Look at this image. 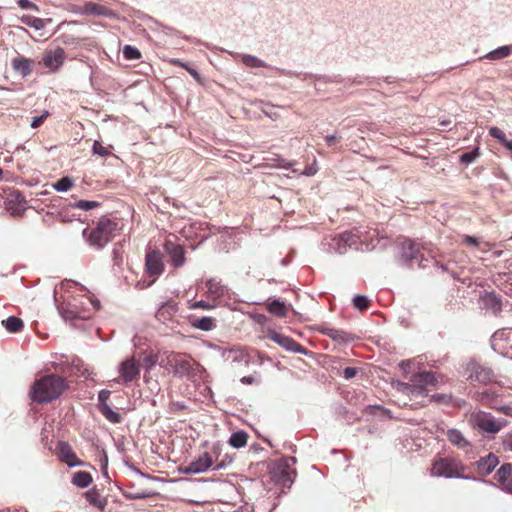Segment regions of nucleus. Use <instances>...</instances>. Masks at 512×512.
<instances>
[{
    "label": "nucleus",
    "instance_id": "1",
    "mask_svg": "<svg viewBox=\"0 0 512 512\" xmlns=\"http://www.w3.org/2000/svg\"><path fill=\"white\" fill-rule=\"evenodd\" d=\"M65 388L66 384L63 378L56 375H47L33 384L30 397L38 404L48 403L57 399Z\"/></svg>",
    "mask_w": 512,
    "mask_h": 512
},
{
    "label": "nucleus",
    "instance_id": "2",
    "mask_svg": "<svg viewBox=\"0 0 512 512\" xmlns=\"http://www.w3.org/2000/svg\"><path fill=\"white\" fill-rule=\"evenodd\" d=\"M117 223L109 218H101L96 227L89 233L87 229L83 230V236L86 238L90 246L95 249L103 248L116 235Z\"/></svg>",
    "mask_w": 512,
    "mask_h": 512
},
{
    "label": "nucleus",
    "instance_id": "3",
    "mask_svg": "<svg viewBox=\"0 0 512 512\" xmlns=\"http://www.w3.org/2000/svg\"><path fill=\"white\" fill-rule=\"evenodd\" d=\"M464 470V465L459 461L440 459L434 463L431 473L438 477L461 478Z\"/></svg>",
    "mask_w": 512,
    "mask_h": 512
},
{
    "label": "nucleus",
    "instance_id": "4",
    "mask_svg": "<svg viewBox=\"0 0 512 512\" xmlns=\"http://www.w3.org/2000/svg\"><path fill=\"white\" fill-rule=\"evenodd\" d=\"M411 382L412 384L401 383V390L405 393L422 395L427 386H434L436 384V378L431 372L423 371L413 375Z\"/></svg>",
    "mask_w": 512,
    "mask_h": 512
},
{
    "label": "nucleus",
    "instance_id": "5",
    "mask_svg": "<svg viewBox=\"0 0 512 512\" xmlns=\"http://www.w3.org/2000/svg\"><path fill=\"white\" fill-rule=\"evenodd\" d=\"M474 425L485 433L496 434L504 426L503 421L496 420L489 414L478 412L473 415Z\"/></svg>",
    "mask_w": 512,
    "mask_h": 512
},
{
    "label": "nucleus",
    "instance_id": "6",
    "mask_svg": "<svg viewBox=\"0 0 512 512\" xmlns=\"http://www.w3.org/2000/svg\"><path fill=\"white\" fill-rule=\"evenodd\" d=\"M294 458L281 459L274 469V478L283 486L289 487L293 483L295 471L291 468Z\"/></svg>",
    "mask_w": 512,
    "mask_h": 512
},
{
    "label": "nucleus",
    "instance_id": "7",
    "mask_svg": "<svg viewBox=\"0 0 512 512\" xmlns=\"http://www.w3.org/2000/svg\"><path fill=\"white\" fill-rule=\"evenodd\" d=\"M119 373L123 382H132L139 376L140 365L134 358H128L120 364Z\"/></svg>",
    "mask_w": 512,
    "mask_h": 512
},
{
    "label": "nucleus",
    "instance_id": "8",
    "mask_svg": "<svg viewBox=\"0 0 512 512\" xmlns=\"http://www.w3.org/2000/svg\"><path fill=\"white\" fill-rule=\"evenodd\" d=\"M212 458L208 453H204L196 460L190 462L185 467L184 473L186 474H200L207 471L212 466Z\"/></svg>",
    "mask_w": 512,
    "mask_h": 512
},
{
    "label": "nucleus",
    "instance_id": "9",
    "mask_svg": "<svg viewBox=\"0 0 512 512\" xmlns=\"http://www.w3.org/2000/svg\"><path fill=\"white\" fill-rule=\"evenodd\" d=\"M146 269L149 275L159 276L164 270V264L159 251H149L146 254Z\"/></svg>",
    "mask_w": 512,
    "mask_h": 512
},
{
    "label": "nucleus",
    "instance_id": "10",
    "mask_svg": "<svg viewBox=\"0 0 512 512\" xmlns=\"http://www.w3.org/2000/svg\"><path fill=\"white\" fill-rule=\"evenodd\" d=\"M65 52L62 48H56L55 50H51L46 52L42 61L45 67L57 70L64 62Z\"/></svg>",
    "mask_w": 512,
    "mask_h": 512
},
{
    "label": "nucleus",
    "instance_id": "11",
    "mask_svg": "<svg viewBox=\"0 0 512 512\" xmlns=\"http://www.w3.org/2000/svg\"><path fill=\"white\" fill-rule=\"evenodd\" d=\"M270 339L288 351L303 353L305 350L297 342L285 335L272 332Z\"/></svg>",
    "mask_w": 512,
    "mask_h": 512
},
{
    "label": "nucleus",
    "instance_id": "12",
    "mask_svg": "<svg viewBox=\"0 0 512 512\" xmlns=\"http://www.w3.org/2000/svg\"><path fill=\"white\" fill-rule=\"evenodd\" d=\"M167 365L173 368V373L176 376L188 375L191 370V363L189 360L180 359L177 356L168 358Z\"/></svg>",
    "mask_w": 512,
    "mask_h": 512
},
{
    "label": "nucleus",
    "instance_id": "13",
    "mask_svg": "<svg viewBox=\"0 0 512 512\" xmlns=\"http://www.w3.org/2000/svg\"><path fill=\"white\" fill-rule=\"evenodd\" d=\"M165 248L174 266L180 267L184 264L185 252L182 246L174 244L172 242H167Z\"/></svg>",
    "mask_w": 512,
    "mask_h": 512
},
{
    "label": "nucleus",
    "instance_id": "14",
    "mask_svg": "<svg viewBox=\"0 0 512 512\" xmlns=\"http://www.w3.org/2000/svg\"><path fill=\"white\" fill-rule=\"evenodd\" d=\"M59 456L70 467L82 465V462L77 459L71 447L65 442L59 443Z\"/></svg>",
    "mask_w": 512,
    "mask_h": 512
},
{
    "label": "nucleus",
    "instance_id": "15",
    "mask_svg": "<svg viewBox=\"0 0 512 512\" xmlns=\"http://www.w3.org/2000/svg\"><path fill=\"white\" fill-rule=\"evenodd\" d=\"M498 463H499L498 458L493 454H489L488 456L481 458L477 462V468H478L479 474L482 476H486V475L490 474L494 470V468L498 465Z\"/></svg>",
    "mask_w": 512,
    "mask_h": 512
},
{
    "label": "nucleus",
    "instance_id": "16",
    "mask_svg": "<svg viewBox=\"0 0 512 512\" xmlns=\"http://www.w3.org/2000/svg\"><path fill=\"white\" fill-rule=\"evenodd\" d=\"M447 438L453 445L457 446L460 449L468 451L470 448L469 441L458 429H449L447 431Z\"/></svg>",
    "mask_w": 512,
    "mask_h": 512
},
{
    "label": "nucleus",
    "instance_id": "17",
    "mask_svg": "<svg viewBox=\"0 0 512 512\" xmlns=\"http://www.w3.org/2000/svg\"><path fill=\"white\" fill-rule=\"evenodd\" d=\"M33 63L34 61L31 59L17 57L12 60V67L17 73L25 77L32 72Z\"/></svg>",
    "mask_w": 512,
    "mask_h": 512
},
{
    "label": "nucleus",
    "instance_id": "18",
    "mask_svg": "<svg viewBox=\"0 0 512 512\" xmlns=\"http://www.w3.org/2000/svg\"><path fill=\"white\" fill-rule=\"evenodd\" d=\"M84 495L91 505L97 507L101 511L105 509L107 505V499L102 497L100 491L97 488L94 487L90 489Z\"/></svg>",
    "mask_w": 512,
    "mask_h": 512
},
{
    "label": "nucleus",
    "instance_id": "19",
    "mask_svg": "<svg viewBox=\"0 0 512 512\" xmlns=\"http://www.w3.org/2000/svg\"><path fill=\"white\" fill-rule=\"evenodd\" d=\"M419 252L417 244L411 240H405L401 244V256L405 261H411L414 259Z\"/></svg>",
    "mask_w": 512,
    "mask_h": 512
},
{
    "label": "nucleus",
    "instance_id": "20",
    "mask_svg": "<svg viewBox=\"0 0 512 512\" xmlns=\"http://www.w3.org/2000/svg\"><path fill=\"white\" fill-rule=\"evenodd\" d=\"M84 12L87 14L97 15V16H112L113 13L109 9L104 6L89 2L84 6Z\"/></svg>",
    "mask_w": 512,
    "mask_h": 512
},
{
    "label": "nucleus",
    "instance_id": "21",
    "mask_svg": "<svg viewBox=\"0 0 512 512\" xmlns=\"http://www.w3.org/2000/svg\"><path fill=\"white\" fill-rule=\"evenodd\" d=\"M92 482V476L85 471H78L73 474L72 483L80 488L88 487Z\"/></svg>",
    "mask_w": 512,
    "mask_h": 512
},
{
    "label": "nucleus",
    "instance_id": "22",
    "mask_svg": "<svg viewBox=\"0 0 512 512\" xmlns=\"http://www.w3.org/2000/svg\"><path fill=\"white\" fill-rule=\"evenodd\" d=\"M2 324L11 333L20 332L24 326L23 321L14 316H10L6 320H3Z\"/></svg>",
    "mask_w": 512,
    "mask_h": 512
},
{
    "label": "nucleus",
    "instance_id": "23",
    "mask_svg": "<svg viewBox=\"0 0 512 512\" xmlns=\"http://www.w3.org/2000/svg\"><path fill=\"white\" fill-rule=\"evenodd\" d=\"M248 434L244 431H237L229 438V444L234 448H242L247 444Z\"/></svg>",
    "mask_w": 512,
    "mask_h": 512
},
{
    "label": "nucleus",
    "instance_id": "24",
    "mask_svg": "<svg viewBox=\"0 0 512 512\" xmlns=\"http://www.w3.org/2000/svg\"><path fill=\"white\" fill-rule=\"evenodd\" d=\"M512 333L511 329H504L494 333L492 336L491 344L495 351L501 350V342L508 338Z\"/></svg>",
    "mask_w": 512,
    "mask_h": 512
},
{
    "label": "nucleus",
    "instance_id": "25",
    "mask_svg": "<svg viewBox=\"0 0 512 512\" xmlns=\"http://www.w3.org/2000/svg\"><path fill=\"white\" fill-rule=\"evenodd\" d=\"M192 326L203 331H210L215 327V320L212 317H202L193 320Z\"/></svg>",
    "mask_w": 512,
    "mask_h": 512
},
{
    "label": "nucleus",
    "instance_id": "26",
    "mask_svg": "<svg viewBox=\"0 0 512 512\" xmlns=\"http://www.w3.org/2000/svg\"><path fill=\"white\" fill-rule=\"evenodd\" d=\"M208 292L214 297H221L224 295L226 289L216 279H210L206 283Z\"/></svg>",
    "mask_w": 512,
    "mask_h": 512
},
{
    "label": "nucleus",
    "instance_id": "27",
    "mask_svg": "<svg viewBox=\"0 0 512 512\" xmlns=\"http://www.w3.org/2000/svg\"><path fill=\"white\" fill-rule=\"evenodd\" d=\"M100 412L104 415V417L112 423H119L121 420V416L119 413L112 410V408L108 404H102L99 407Z\"/></svg>",
    "mask_w": 512,
    "mask_h": 512
},
{
    "label": "nucleus",
    "instance_id": "28",
    "mask_svg": "<svg viewBox=\"0 0 512 512\" xmlns=\"http://www.w3.org/2000/svg\"><path fill=\"white\" fill-rule=\"evenodd\" d=\"M510 52H511L510 46H502V47H499V48L489 52L486 55V58H488L490 60H499V59L508 57Z\"/></svg>",
    "mask_w": 512,
    "mask_h": 512
},
{
    "label": "nucleus",
    "instance_id": "29",
    "mask_svg": "<svg viewBox=\"0 0 512 512\" xmlns=\"http://www.w3.org/2000/svg\"><path fill=\"white\" fill-rule=\"evenodd\" d=\"M321 332L324 335L332 338L333 340L339 341V342H344L347 340V334L341 330H337L334 328H323L321 330Z\"/></svg>",
    "mask_w": 512,
    "mask_h": 512
},
{
    "label": "nucleus",
    "instance_id": "30",
    "mask_svg": "<svg viewBox=\"0 0 512 512\" xmlns=\"http://www.w3.org/2000/svg\"><path fill=\"white\" fill-rule=\"evenodd\" d=\"M74 185V181L71 177H63L53 184V188L58 192H66L71 189Z\"/></svg>",
    "mask_w": 512,
    "mask_h": 512
},
{
    "label": "nucleus",
    "instance_id": "31",
    "mask_svg": "<svg viewBox=\"0 0 512 512\" xmlns=\"http://www.w3.org/2000/svg\"><path fill=\"white\" fill-rule=\"evenodd\" d=\"M512 475V465L511 464H504L502 465L498 471L496 472V478L498 482L501 484H504L505 481Z\"/></svg>",
    "mask_w": 512,
    "mask_h": 512
},
{
    "label": "nucleus",
    "instance_id": "32",
    "mask_svg": "<svg viewBox=\"0 0 512 512\" xmlns=\"http://www.w3.org/2000/svg\"><path fill=\"white\" fill-rule=\"evenodd\" d=\"M268 310L276 315V316H280V317H283L286 315V307H285V304L283 302H280L278 300H274L272 301L269 305H268Z\"/></svg>",
    "mask_w": 512,
    "mask_h": 512
},
{
    "label": "nucleus",
    "instance_id": "33",
    "mask_svg": "<svg viewBox=\"0 0 512 512\" xmlns=\"http://www.w3.org/2000/svg\"><path fill=\"white\" fill-rule=\"evenodd\" d=\"M123 55L127 60H137L141 57L140 51L136 47L130 45L124 46Z\"/></svg>",
    "mask_w": 512,
    "mask_h": 512
},
{
    "label": "nucleus",
    "instance_id": "34",
    "mask_svg": "<svg viewBox=\"0 0 512 512\" xmlns=\"http://www.w3.org/2000/svg\"><path fill=\"white\" fill-rule=\"evenodd\" d=\"M242 62L248 67H266L264 61L252 55H244L242 57Z\"/></svg>",
    "mask_w": 512,
    "mask_h": 512
},
{
    "label": "nucleus",
    "instance_id": "35",
    "mask_svg": "<svg viewBox=\"0 0 512 512\" xmlns=\"http://www.w3.org/2000/svg\"><path fill=\"white\" fill-rule=\"evenodd\" d=\"M229 356H232L233 362H244L245 365L249 364L248 355L243 350H231Z\"/></svg>",
    "mask_w": 512,
    "mask_h": 512
},
{
    "label": "nucleus",
    "instance_id": "36",
    "mask_svg": "<svg viewBox=\"0 0 512 512\" xmlns=\"http://www.w3.org/2000/svg\"><path fill=\"white\" fill-rule=\"evenodd\" d=\"M370 300L364 295H356L353 299L354 306L359 310H364L368 307Z\"/></svg>",
    "mask_w": 512,
    "mask_h": 512
},
{
    "label": "nucleus",
    "instance_id": "37",
    "mask_svg": "<svg viewBox=\"0 0 512 512\" xmlns=\"http://www.w3.org/2000/svg\"><path fill=\"white\" fill-rule=\"evenodd\" d=\"M479 156V150L474 149L473 151L463 153L460 156V161L464 164H470L474 162Z\"/></svg>",
    "mask_w": 512,
    "mask_h": 512
},
{
    "label": "nucleus",
    "instance_id": "38",
    "mask_svg": "<svg viewBox=\"0 0 512 512\" xmlns=\"http://www.w3.org/2000/svg\"><path fill=\"white\" fill-rule=\"evenodd\" d=\"M99 206V203L96 201H87V200H79L74 204V207L79 208L81 210H91Z\"/></svg>",
    "mask_w": 512,
    "mask_h": 512
},
{
    "label": "nucleus",
    "instance_id": "39",
    "mask_svg": "<svg viewBox=\"0 0 512 512\" xmlns=\"http://www.w3.org/2000/svg\"><path fill=\"white\" fill-rule=\"evenodd\" d=\"M489 135L497 139L501 144L507 140L505 133L498 127H491L489 129Z\"/></svg>",
    "mask_w": 512,
    "mask_h": 512
},
{
    "label": "nucleus",
    "instance_id": "40",
    "mask_svg": "<svg viewBox=\"0 0 512 512\" xmlns=\"http://www.w3.org/2000/svg\"><path fill=\"white\" fill-rule=\"evenodd\" d=\"M93 152L94 154L100 155L102 157L108 156L110 154V150L107 147H104L99 141L94 142Z\"/></svg>",
    "mask_w": 512,
    "mask_h": 512
},
{
    "label": "nucleus",
    "instance_id": "41",
    "mask_svg": "<svg viewBox=\"0 0 512 512\" xmlns=\"http://www.w3.org/2000/svg\"><path fill=\"white\" fill-rule=\"evenodd\" d=\"M51 21V19H41L34 17L30 27L34 28L35 30H41L45 27L47 23H51Z\"/></svg>",
    "mask_w": 512,
    "mask_h": 512
},
{
    "label": "nucleus",
    "instance_id": "42",
    "mask_svg": "<svg viewBox=\"0 0 512 512\" xmlns=\"http://www.w3.org/2000/svg\"><path fill=\"white\" fill-rule=\"evenodd\" d=\"M49 112L44 111L40 116L34 117L30 123V126L32 128H38L42 125V123L45 121V119L48 117Z\"/></svg>",
    "mask_w": 512,
    "mask_h": 512
},
{
    "label": "nucleus",
    "instance_id": "43",
    "mask_svg": "<svg viewBox=\"0 0 512 512\" xmlns=\"http://www.w3.org/2000/svg\"><path fill=\"white\" fill-rule=\"evenodd\" d=\"M157 363V358L154 355H149L144 359V365L147 370L152 369Z\"/></svg>",
    "mask_w": 512,
    "mask_h": 512
},
{
    "label": "nucleus",
    "instance_id": "44",
    "mask_svg": "<svg viewBox=\"0 0 512 512\" xmlns=\"http://www.w3.org/2000/svg\"><path fill=\"white\" fill-rule=\"evenodd\" d=\"M110 396V391L108 390H101L99 392V395H98V400H99V407L102 405V404H107V400Z\"/></svg>",
    "mask_w": 512,
    "mask_h": 512
},
{
    "label": "nucleus",
    "instance_id": "45",
    "mask_svg": "<svg viewBox=\"0 0 512 512\" xmlns=\"http://www.w3.org/2000/svg\"><path fill=\"white\" fill-rule=\"evenodd\" d=\"M18 5L22 9H34L37 10V6L29 0H18Z\"/></svg>",
    "mask_w": 512,
    "mask_h": 512
},
{
    "label": "nucleus",
    "instance_id": "46",
    "mask_svg": "<svg viewBox=\"0 0 512 512\" xmlns=\"http://www.w3.org/2000/svg\"><path fill=\"white\" fill-rule=\"evenodd\" d=\"M357 374V369L354 367H346L343 370V376L345 379H352Z\"/></svg>",
    "mask_w": 512,
    "mask_h": 512
},
{
    "label": "nucleus",
    "instance_id": "47",
    "mask_svg": "<svg viewBox=\"0 0 512 512\" xmlns=\"http://www.w3.org/2000/svg\"><path fill=\"white\" fill-rule=\"evenodd\" d=\"M432 399L436 402L449 403L451 396L445 394H435L432 396Z\"/></svg>",
    "mask_w": 512,
    "mask_h": 512
},
{
    "label": "nucleus",
    "instance_id": "48",
    "mask_svg": "<svg viewBox=\"0 0 512 512\" xmlns=\"http://www.w3.org/2000/svg\"><path fill=\"white\" fill-rule=\"evenodd\" d=\"M149 496H150V494H147V493H133V494L126 495V497L129 499H144Z\"/></svg>",
    "mask_w": 512,
    "mask_h": 512
},
{
    "label": "nucleus",
    "instance_id": "49",
    "mask_svg": "<svg viewBox=\"0 0 512 512\" xmlns=\"http://www.w3.org/2000/svg\"><path fill=\"white\" fill-rule=\"evenodd\" d=\"M62 315H63L64 319L71 320L77 316V312L72 311V310H66V311L62 312Z\"/></svg>",
    "mask_w": 512,
    "mask_h": 512
},
{
    "label": "nucleus",
    "instance_id": "50",
    "mask_svg": "<svg viewBox=\"0 0 512 512\" xmlns=\"http://www.w3.org/2000/svg\"><path fill=\"white\" fill-rule=\"evenodd\" d=\"M34 17L31 16V15H23L20 20L23 24L27 25V26H31V22L33 21Z\"/></svg>",
    "mask_w": 512,
    "mask_h": 512
},
{
    "label": "nucleus",
    "instance_id": "51",
    "mask_svg": "<svg viewBox=\"0 0 512 512\" xmlns=\"http://www.w3.org/2000/svg\"><path fill=\"white\" fill-rule=\"evenodd\" d=\"M187 71H188V73H189V74H190V75H191L195 80H197V81H199V82H200L201 77H200L199 73H198L194 68H192V67H190V66H189V67L187 68Z\"/></svg>",
    "mask_w": 512,
    "mask_h": 512
},
{
    "label": "nucleus",
    "instance_id": "52",
    "mask_svg": "<svg viewBox=\"0 0 512 512\" xmlns=\"http://www.w3.org/2000/svg\"><path fill=\"white\" fill-rule=\"evenodd\" d=\"M504 489L508 492L512 493V475L505 481L504 484H502Z\"/></svg>",
    "mask_w": 512,
    "mask_h": 512
},
{
    "label": "nucleus",
    "instance_id": "53",
    "mask_svg": "<svg viewBox=\"0 0 512 512\" xmlns=\"http://www.w3.org/2000/svg\"><path fill=\"white\" fill-rule=\"evenodd\" d=\"M166 308H169V309L175 310V307H174L173 305H171V306H164V305H163V306L158 310V312H157V317H158L159 319H161V317L164 315V312H165V309H166Z\"/></svg>",
    "mask_w": 512,
    "mask_h": 512
},
{
    "label": "nucleus",
    "instance_id": "54",
    "mask_svg": "<svg viewBox=\"0 0 512 512\" xmlns=\"http://www.w3.org/2000/svg\"><path fill=\"white\" fill-rule=\"evenodd\" d=\"M171 63H172V64H174V65H177V66L183 67V68H185L186 70H187V68L189 67V65H188L187 63L182 62V61H181V60H179V59H173V60L171 61Z\"/></svg>",
    "mask_w": 512,
    "mask_h": 512
},
{
    "label": "nucleus",
    "instance_id": "55",
    "mask_svg": "<svg viewBox=\"0 0 512 512\" xmlns=\"http://www.w3.org/2000/svg\"><path fill=\"white\" fill-rule=\"evenodd\" d=\"M465 241L469 245H477L478 244V240L472 236H465Z\"/></svg>",
    "mask_w": 512,
    "mask_h": 512
},
{
    "label": "nucleus",
    "instance_id": "56",
    "mask_svg": "<svg viewBox=\"0 0 512 512\" xmlns=\"http://www.w3.org/2000/svg\"><path fill=\"white\" fill-rule=\"evenodd\" d=\"M194 307L208 309L210 306L206 304L204 301H198L194 304Z\"/></svg>",
    "mask_w": 512,
    "mask_h": 512
},
{
    "label": "nucleus",
    "instance_id": "57",
    "mask_svg": "<svg viewBox=\"0 0 512 512\" xmlns=\"http://www.w3.org/2000/svg\"><path fill=\"white\" fill-rule=\"evenodd\" d=\"M253 381H254V378L251 376H245V377L241 378V382L243 384H252Z\"/></svg>",
    "mask_w": 512,
    "mask_h": 512
},
{
    "label": "nucleus",
    "instance_id": "58",
    "mask_svg": "<svg viewBox=\"0 0 512 512\" xmlns=\"http://www.w3.org/2000/svg\"><path fill=\"white\" fill-rule=\"evenodd\" d=\"M325 140L328 145H332L336 141V136H334V135L326 136Z\"/></svg>",
    "mask_w": 512,
    "mask_h": 512
},
{
    "label": "nucleus",
    "instance_id": "59",
    "mask_svg": "<svg viewBox=\"0 0 512 512\" xmlns=\"http://www.w3.org/2000/svg\"><path fill=\"white\" fill-rule=\"evenodd\" d=\"M315 173H316V169H314L313 167L307 168L304 172V174L307 176H312Z\"/></svg>",
    "mask_w": 512,
    "mask_h": 512
},
{
    "label": "nucleus",
    "instance_id": "60",
    "mask_svg": "<svg viewBox=\"0 0 512 512\" xmlns=\"http://www.w3.org/2000/svg\"><path fill=\"white\" fill-rule=\"evenodd\" d=\"M502 145L512 152V140H506Z\"/></svg>",
    "mask_w": 512,
    "mask_h": 512
},
{
    "label": "nucleus",
    "instance_id": "61",
    "mask_svg": "<svg viewBox=\"0 0 512 512\" xmlns=\"http://www.w3.org/2000/svg\"><path fill=\"white\" fill-rule=\"evenodd\" d=\"M510 451H512V441L506 443Z\"/></svg>",
    "mask_w": 512,
    "mask_h": 512
},
{
    "label": "nucleus",
    "instance_id": "62",
    "mask_svg": "<svg viewBox=\"0 0 512 512\" xmlns=\"http://www.w3.org/2000/svg\"><path fill=\"white\" fill-rule=\"evenodd\" d=\"M222 467H223V464H222V463H221V464H218V465L214 468V470H219V469H221Z\"/></svg>",
    "mask_w": 512,
    "mask_h": 512
},
{
    "label": "nucleus",
    "instance_id": "63",
    "mask_svg": "<svg viewBox=\"0 0 512 512\" xmlns=\"http://www.w3.org/2000/svg\"><path fill=\"white\" fill-rule=\"evenodd\" d=\"M21 209L18 210H12V214L19 213Z\"/></svg>",
    "mask_w": 512,
    "mask_h": 512
},
{
    "label": "nucleus",
    "instance_id": "64",
    "mask_svg": "<svg viewBox=\"0 0 512 512\" xmlns=\"http://www.w3.org/2000/svg\"><path fill=\"white\" fill-rule=\"evenodd\" d=\"M3 177V170L0 168V180L2 179Z\"/></svg>",
    "mask_w": 512,
    "mask_h": 512
}]
</instances>
